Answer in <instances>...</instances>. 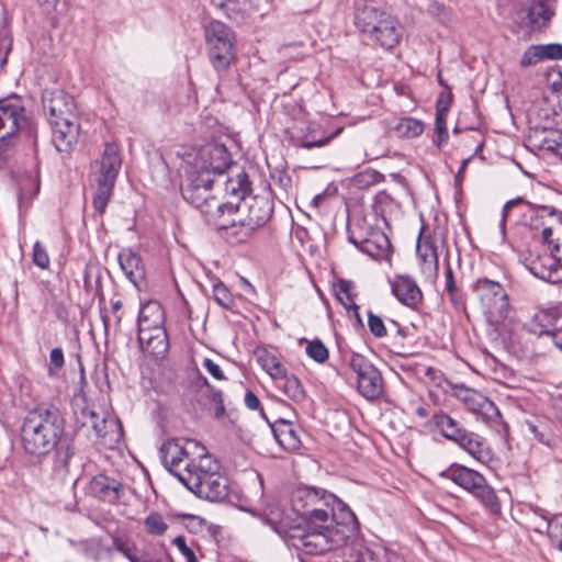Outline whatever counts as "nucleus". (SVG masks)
Masks as SVG:
<instances>
[{
    "instance_id": "f03ea898",
    "label": "nucleus",
    "mask_w": 562,
    "mask_h": 562,
    "mask_svg": "<svg viewBox=\"0 0 562 562\" xmlns=\"http://www.w3.org/2000/svg\"><path fill=\"white\" fill-rule=\"evenodd\" d=\"M43 110L52 127V142L60 153H69L80 134L79 113L75 99L63 90H45Z\"/></svg>"
},
{
    "instance_id": "2f4dec72",
    "label": "nucleus",
    "mask_w": 562,
    "mask_h": 562,
    "mask_svg": "<svg viewBox=\"0 0 562 562\" xmlns=\"http://www.w3.org/2000/svg\"><path fill=\"white\" fill-rule=\"evenodd\" d=\"M353 284L351 281L348 280H339L336 286V296L338 301L347 308L352 310L353 315L358 319V322H361L360 314H359V306L355 303L352 297V291Z\"/></svg>"
},
{
    "instance_id": "7ed1b4c3",
    "label": "nucleus",
    "mask_w": 562,
    "mask_h": 562,
    "mask_svg": "<svg viewBox=\"0 0 562 562\" xmlns=\"http://www.w3.org/2000/svg\"><path fill=\"white\" fill-rule=\"evenodd\" d=\"M64 431V418L53 405L30 411L22 425V442L30 454H46L54 449Z\"/></svg>"
},
{
    "instance_id": "f8f14e48",
    "label": "nucleus",
    "mask_w": 562,
    "mask_h": 562,
    "mask_svg": "<svg viewBox=\"0 0 562 562\" xmlns=\"http://www.w3.org/2000/svg\"><path fill=\"white\" fill-rule=\"evenodd\" d=\"M207 453L204 446L193 439L172 438L164 442L160 457L164 465L181 482V473L190 468L189 463L196 465L198 460Z\"/></svg>"
},
{
    "instance_id": "603ef678",
    "label": "nucleus",
    "mask_w": 562,
    "mask_h": 562,
    "mask_svg": "<svg viewBox=\"0 0 562 562\" xmlns=\"http://www.w3.org/2000/svg\"><path fill=\"white\" fill-rule=\"evenodd\" d=\"M542 59L560 60L562 59V44L539 45Z\"/></svg>"
},
{
    "instance_id": "39448f33",
    "label": "nucleus",
    "mask_w": 562,
    "mask_h": 562,
    "mask_svg": "<svg viewBox=\"0 0 562 562\" xmlns=\"http://www.w3.org/2000/svg\"><path fill=\"white\" fill-rule=\"evenodd\" d=\"M355 25L364 40L384 49L394 48L402 38L398 20L373 4L356 10Z\"/></svg>"
},
{
    "instance_id": "37998d69",
    "label": "nucleus",
    "mask_w": 562,
    "mask_h": 562,
    "mask_svg": "<svg viewBox=\"0 0 562 562\" xmlns=\"http://www.w3.org/2000/svg\"><path fill=\"white\" fill-rule=\"evenodd\" d=\"M368 327L371 334L376 338H382L387 335L386 326L381 316L371 311L368 312Z\"/></svg>"
},
{
    "instance_id": "423d86ee",
    "label": "nucleus",
    "mask_w": 562,
    "mask_h": 562,
    "mask_svg": "<svg viewBox=\"0 0 562 562\" xmlns=\"http://www.w3.org/2000/svg\"><path fill=\"white\" fill-rule=\"evenodd\" d=\"M236 207L226 212L224 220L215 221L218 229H235L238 241L246 240L257 228L263 226L271 217L272 205L265 196H248L240 203H234Z\"/></svg>"
},
{
    "instance_id": "4be33fe9",
    "label": "nucleus",
    "mask_w": 562,
    "mask_h": 562,
    "mask_svg": "<svg viewBox=\"0 0 562 562\" xmlns=\"http://www.w3.org/2000/svg\"><path fill=\"white\" fill-rule=\"evenodd\" d=\"M92 494L109 504H115L124 493L123 484L104 474L95 475L90 482Z\"/></svg>"
},
{
    "instance_id": "5701e85b",
    "label": "nucleus",
    "mask_w": 562,
    "mask_h": 562,
    "mask_svg": "<svg viewBox=\"0 0 562 562\" xmlns=\"http://www.w3.org/2000/svg\"><path fill=\"white\" fill-rule=\"evenodd\" d=\"M138 341L144 352L154 358H162L168 352L169 340L165 328L138 331Z\"/></svg>"
},
{
    "instance_id": "0eeeda50",
    "label": "nucleus",
    "mask_w": 562,
    "mask_h": 562,
    "mask_svg": "<svg viewBox=\"0 0 562 562\" xmlns=\"http://www.w3.org/2000/svg\"><path fill=\"white\" fill-rule=\"evenodd\" d=\"M187 467L190 469L181 473V483L196 496L215 502L227 495V479L209 452L198 460L196 465L189 463Z\"/></svg>"
},
{
    "instance_id": "338daca9",
    "label": "nucleus",
    "mask_w": 562,
    "mask_h": 562,
    "mask_svg": "<svg viewBox=\"0 0 562 562\" xmlns=\"http://www.w3.org/2000/svg\"><path fill=\"white\" fill-rule=\"evenodd\" d=\"M37 2L44 12L50 13L56 7L58 0H37Z\"/></svg>"
},
{
    "instance_id": "680f3d73",
    "label": "nucleus",
    "mask_w": 562,
    "mask_h": 562,
    "mask_svg": "<svg viewBox=\"0 0 562 562\" xmlns=\"http://www.w3.org/2000/svg\"><path fill=\"white\" fill-rule=\"evenodd\" d=\"M245 405L249 408V409H258L259 406H260V401L258 398V396L251 392V391H248L246 394H245Z\"/></svg>"
},
{
    "instance_id": "c9c22d12",
    "label": "nucleus",
    "mask_w": 562,
    "mask_h": 562,
    "mask_svg": "<svg viewBox=\"0 0 562 562\" xmlns=\"http://www.w3.org/2000/svg\"><path fill=\"white\" fill-rule=\"evenodd\" d=\"M390 248L391 243L389 238L385 235H379L374 240L367 239L363 243L361 250L373 258H383L389 254Z\"/></svg>"
},
{
    "instance_id": "a18cd8bd",
    "label": "nucleus",
    "mask_w": 562,
    "mask_h": 562,
    "mask_svg": "<svg viewBox=\"0 0 562 562\" xmlns=\"http://www.w3.org/2000/svg\"><path fill=\"white\" fill-rule=\"evenodd\" d=\"M445 291L449 295L450 301L457 305L459 304V293L458 288L454 281L453 271L450 267V265H447L446 271H445Z\"/></svg>"
},
{
    "instance_id": "69168bd1",
    "label": "nucleus",
    "mask_w": 562,
    "mask_h": 562,
    "mask_svg": "<svg viewBox=\"0 0 562 562\" xmlns=\"http://www.w3.org/2000/svg\"><path fill=\"white\" fill-rule=\"evenodd\" d=\"M551 339L555 347L562 351V327L552 330Z\"/></svg>"
},
{
    "instance_id": "0e129e2a",
    "label": "nucleus",
    "mask_w": 562,
    "mask_h": 562,
    "mask_svg": "<svg viewBox=\"0 0 562 562\" xmlns=\"http://www.w3.org/2000/svg\"><path fill=\"white\" fill-rule=\"evenodd\" d=\"M9 44L5 40H0V71L3 69L7 64L8 53H9Z\"/></svg>"
},
{
    "instance_id": "b1692460",
    "label": "nucleus",
    "mask_w": 562,
    "mask_h": 562,
    "mask_svg": "<svg viewBox=\"0 0 562 562\" xmlns=\"http://www.w3.org/2000/svg\"><path fill=\"white\" fill-rule=\"evenodd\" d=\"M271 429L276 440L285 451L294 452L301 448L300 429L292 422L278 419L271 425Z\"/></svg>"
},
{
    "instance_id": "c85d7f7f",
    "label": "nucleus",
    "mask_w": 562,
    "mask_h": 562,
    "mask_svg": "<svg viewBox=\"0 0 562 562\" xmlns=\"http://www.w3.org/2000/svg\"><path fill=\"white\" fill-rule=\"evenodd\" d=\"M434 423L447 439L456 442H458L467 431L459 426V423L456 419L445 413L436 414L434 416Z\"/></svg>"
},
{
    "instance_id": "cd10ccee",
    "label": "nucleus",
    "mask_w": 562,
    "mask_h": 562,
    "mask_svg": "<svg viewBox=\"0 0 562 562\" xmlns=\"http://www.w3.org/2000/svg\"><path fill=\"white\" fill-rule=\"evenodd\" d=\"M228 172V178L224 183V191L226 194L237 199L240 203L248 198L250 192V181L248 175L237 166L232 168Z\"/></svg>"
},
{
    "instance_id": "dca6fc26",
    "label": "nucleus",
    "mask_w": 562,
    "mask_h": 562,
    "mask_svg": "<svg viewBox=\"0 0 562 562\" xmlns=\"http://www.w3.org/2000/svg\"><path fill=\"white\" fill-rule=\"evenodd\" d=\"M75 414L77 423L82 428L92 429L94 438L102 445L113 448L123 438L122 424L116 417L99 414L89 407H82Z\"/></svg>"
},
{
    "instance_id": "393cba45",
    "label": "nucleus",
    "mask_w": 562,
    "mask_h": 562,
    "mask_svg": "<svg viewBox=\"0 0 562 562\" xmlns=\"http://www.w3.org/2000/svg\"><path fill=\"white\" fill-rule=\"evenodd\" d=\"M165 311L157 301L142 304L138 314V331L165 328Z\"/></svg>"
},
{
    "instance_id": "ddd939ff",
    "label": "nucleus",
    "mask_w": 562,
    "mask_h": 562,
    "mask_svg": "<svg viewBox=\"0 0 562 562\" xmlns=\"http://www.w3.org/2000/svg\"><path fill=\"white\" fill-rule=\"evenodd\" d=\"M122 166L119 146L108 143L100 160V171L97 178V191L93 196V207L103 214L113 194L114 184Z\"/></svg>"
},
{
    "instance_id": "f257e3e1",
    "label": "nucleus",
    "mask_w": 562,
    "mask_h": 562,
    "mask_svg": "<svg viewBox=\"0 0 562 562\" xmlns=\"http://www.w3.org/2000/svg\"><path fill=\"white\" fill-rule=\"evenodd\" d=\"M292 503L308 529L328 539V551L342 547L359 532L355 513L336 495L323 488L299 487Z\"/></svg>"
},
{
    "instance_id": "09e8293b",
    "label": "nucleus",
    "mask_w": 562,
    "mask_h": 562,
    "mask_svg": "<svg viewBox=\"0 0 562 562\" xmlns=\"http://www.w3.org/2000/svg\"><path fill=\"white\" fill-rule=\"evenodd\" d=\"M204 384L209 390V398L215 404V417L222 418L225 415V406L223 402V394L220 390L212 387L207 380L204 379Z\"/></svg>"
},
{
    "instance_id": "13d9d810",
    "label": "nucleus",
    "mask_w": 562,
    "mask_h": 562,
    "mask_svg": "<svg viewBox=\"0 0 562 562\" xmlns=\"http://www.w3.org/2000/svg\"><path fill=\"white\" fill-rule=\"evenodd\" d=\"M382 176L374 171V170H367L362 173H359L357 176V182L358 183H366V184H372L378 181L379 178Z\"/></svg>"
},
{
    "instance_id": "052dcab7",
    "label": "nucleus",
    "mask_w": 562,
    "mask_h": 562,
    "mask_svg": "<svg viewBox=\"0 0 562 562\" xmlns=\"http://www.w3.org/2000/svg\"><path fill=\"white\" fill-rule=\"evenodd\" d=\"M341 130H338L335 134L328 136V137H325V138H321V139H317V140H313V142H303L302 143V147L303 148H313V147H322L324 145H326L336 134H338Z\"/></svg>"
},
{
    "instance_id": "a878e982",
    "label": "nucleus",
    "mask_w": 562,
    "mask_h": 562,
    "mask_svg": "<svg viewBox=\"0 0 562 562\" xmlns=\"http://www.w3.org/2000/svg\"><path fill=\"white\" fill-rule=\"evenodd\" d=\"M457 443L477 462L487 464L492 461L491 449L479 435L465 431Z\"/></svg>"
},
{
    "instance_id": "5fc2aeb1",
    "label": "nucleus",
    "mask_w": 562,
    "mask_h": 562,
    "mask_svg": "<svg viewBox=\"0 0 562 562\" xmlns=\"http://www.w3.org/2000/svg\"><path fill=\"white\" fill-rule=\"evenodd\" d=\"M202 367L216 380H225V375L217 363L212 359L205 358Z\"/></svg>"
},
{
    "instance_id": "864d4df0",
    "label": "nucleus",
    "mask_w": 562,
    "mask_h": 562,
    "mask_svg": "<svg viewBox=\"0 0 562 562\" xmlns=\"http://www.w3.org/2000/svg\"><path fill=\"white\" fill-rule=\"evenodd\" d=\"M172 543L178 548L181 554L186 558L187 562H198L194 552L186 543L182 536L173 538Z\"/></svg>"
},
{
    "instance_id": "72a5a7b5",
    "label": "nucleus",
    "mask_w": 562,
    "mask_h": 562,
    "mask_svg": "<svg viewBox=\"0 0 562 562\" xmlns=\"http://www.w3.org/2000/svg\"><path fill=\"white\" fill-rule=\"evenodd\" d=\"M552 15L553 12L543 1L533 2L528 9V19L533 27H540L547 24Z\"/></svg>"
},
{
    "instance_id": "4d7b16f0",
    "label": "nucleus",
    "mask_w": 562,
    "mask_h": 562,
    "mask_svg": "<svg viewBox=\"0 0 562 562\" xmlns=\"http://www.w3.org/2000/svg\"><path fill=\"white\" fill-rule=\"evenodd\" d=\"M543 148L555 153L562 160V134H558L557 138L554 139H546L543 142Z\"/></svg>"
},
{
    "instance_id": "f3484780",
    "label": "nucleus",
    "mask_w": 562,
    "mask_h": 562,
    "mask_svg": "<svg viewBox=\"0 0 562 562\" xmlns=\"http://www.w3.org/2000/svg\"><path fill=\"white\" fill-rule=\"evenodd\" d=\"M349 366L357 376L359 393L367 400H375L383 392V379L380 371L363 356L352 353Z\"/></svg>"
},
{
    "instance_id": "2eb2a0df",
    "label": "nucleus",
    "mask_w": 562,
    "mask_h": 562,
    "mask_svg": "<svg viewBox=\"0 0 562 562\" xmlns=\"http://www.w3.org/2000/svg\"><path fill=\"white\" fill-rule=\"evenodd\" d=\"M445 475L471 493L491 513L496 514L501 510V505L494 490L479 472L463 465H452Z\"/></svg>"
},
{
    "instance_id": "9d476101",
    "label": "nucleus",
    "mask_w": 562,
    "mask_h": 562,
    "mask_svg": "<svg viewBox=\"0 0 562 562\" xmlns=\"http://www.w3.org/2000/svg\"><path fill=\"white\" fill-rule=\"evenodd\" d=\"M19 132L25 133L33 140L36 139L37 126L27 114L23 100L18 95H10L0 100V156L4 151L7 142Z\"/></svg>"
},
{
    "instance_id": "4c0bfd02",
    "label": "nucleus",
    "mask_w": 562,
    "mask_h": 562,
    "mask_svg": "<svg viewBox=\"0 0 562 562\" xmlns=\"http://www.w3.org/2000/svg\"><path fill=\"white\" fill-rule=\"evenodd\" d=\"M258 362L262 369L273 379H280L285 370L278 358L271 353L263 352L258 357Z\"/></svg>"
},
{
    "instance_id": "f704fd0d",
    "label": "nucleus",
    "mask_w": 562,
    "mask_h": 562,
    "mask_svg": "<svg viewBox=\"0 0 562 562\" xmlns=\"http://www.w3.org/2000/svg\"><path fill=\"white\" fill-rule=\"evenodd\" d=\"M417 256L422 260L424 270L432 273L438 272V256L436 248L425 241L424 244L417 245Z\"/></svg>"
},
{
    "instance_id": "4468645a",
    "label": "nucleus",
    "mask_w": 562,
    "mask_h": 562,
    "mask_svg": "<svg viewBox=\"0 0 562 562\" xmlns=\"http://www.w3.org/2000/svg\"><path fill=\"white\" fill-rule=\"evenodd\" d=\"M183 161L184 167L198 171L202 177L207 172L213 179L235 167L227 148L222 144H210L188 153Z\"/></svg>"
},
{
    "instance_id": "ea45409f",
    "label": "nucleus",
    "mask_w": 562,
    "mask_h": 562,
    "mask_svg": "<svg viewBox=\"0 0 562 562\" xmlns=\"http://www.w3.org/2000/svg\"><path fill=\"white\" fill-rule=\"evenodd\" d=\"M306 353L310 358L319 363L328 359V349L319 339H314L307 344Z\"/></svg>"
},
{
    "instance_id": "e433bc0d",
    "label": "nucleus",
    "mask_w": 562,
    "mask_h": 562,
    "mask_svg": "<svg viewBox=\"0 0 562 562\" xmlns=\"http://www.w3.org/2000/svg\"><path fill=\"white\" fill-rule=\"evenodd\" d=\"M394 130L400 137H417L424 132V124L414 117H403L397 122Z\"/></svg>"
},
{
    "instance_id": "473e14b6",
    "label": "nucleus",
    "mask_w": 562,
    "mask_h": 562,
    "mask_svg": "<svg viewBox=\"0 0 562 562\" xmlns=\"http://www.w3.org/2000/svg\"><path fill=\"white\" fill-rule=\"evenodd\" d=\"M540 516L551 542L562 551V514H555L552 517L542 514Z\"/></svg>"
},
{
    "instance_id": "412c9836",
    "label": "nucleus",
    "mask_w": 562,
    "mask_h": 562,
    "mask_svg": "<svg viewBox=\"0 0 562 562\" xmlns=\"http://www.w3.org/2000/svg\"><path fill=\"white\" fill-rule=\"evenodd\" d=\"M117 260L125 277L134 286L140 289L145 281V267L140 256L130 248L119 252Z\"/></svg>"
},
{
    "instance_id": "aec40b11",
    "label": "nucleus",
    "mask_w": 562,
    "mask_h": 562,
    "mask_svg": "<svg viewBox=\"0 0 562 562\" xmlns=\"http://www.w3.org/2000/svg\"><path fill=\"white\" fill-rule=\"evenodd\" d=\"M394 296L405 306L417 308L423 301V292L416 281L409 276H395L390 280Z\"/></svg>"
},
{
    "instance_id": "bf43d9fd",
    "label": "nucleus",
    "mask_w": 562,
    "mask_h": 562,
    "mask_svg": "<svg viewBox=\"0 0 562 562\" xmlns=\"http://www.w3.org/2000/svg\"><path fill=\"white\" fill-rule=\"evenodd\" d=\"M551 236H552V228L551 227H546V228L542 229V232H541L542 241L551 247L550 250L552 252H559L560 245L558 243H554L551 239Z\"/></svg>"
},
{
    "instance_id": "6ab92c4d",
    "label": "nucleus",
    "mask_w": 562,
    "mask_h": 562,
    "mask_svg": "<svg viewBox=\"0 0 562 562\" xmlns=\"http://www.w3.org/2000/svg\"><path fill=\"white\" fill-rule=\"evenodd\" d=\"M456 395L470 412L482 416L485 420H491L498 416L496 405L477 391L460 387L457 389Z\"/></svg>"
},
{
    "instance_id": "e2e57ef3",
    "label": "nucleus",
    "mask_w": 562,
    "mask_h": 562,
    "mask_svg": "<svg viewBox=\"0 0 562 562\" xmlns=\"http://www.w3.org/2000/svg\"><path fill=\"white\" fill-rule=\"evenodd\" d=\"M520 203H525V201L521 198H517V199H514V200H510V201L506 202V204L503 207L502 227L505 226V221H506V217H507V214H508L509 210L512 207H514L515 205L520 204Z\"/></svg>"
},
{
    "instance_id": "bb28decb",
    "label": "nucleus",
    "mask_w": 562,
    "mask_h": 562,
    "mask_svg": "<svg viewBox=\"0 0 562 562\" xmlns=\"http://www.w3.org/2000/svg\"><path fill=\"white\" fill-rule=\"evenodd\" d=\"M345 546V562H391L393 558L382 549L371 550L360 542Z\"/></svg>"
},
{
    "instance_id": "c03bdc74",
    "label": "nucleus",
    "mask_w": 562,
    "mask_h": 562,
    "mask_svg": "<svg viewBox=\"0 0 562 562\" xmlns=\"http://www.w3.org/2000/svg\"><path fill=\"white\" fill-rule=\"evenodd\" d=\"M32 259L35 266L41 269H48L50 259L48 252L41 241H36L33 246Z\"/></svg>"
},
{
    "instance_id": "774afa93",
    "label": "nucleus",
    "mask_w": 562,
    "mask_h": 562,
    "mask_svg": "<svg viewBox=\"0 0 562 562\" xmlns=\"http://www.w3.org/2000/svg\"><path fill=\"white\" fill-rule=\"evenodd\" d=\"M555 408H557V416L562 425V401L555 402Z\"/></svg>"
},
{
    "instance_id": "3c124183",
    "label": "nucleus",
    "mask_w": 562,
    "mask_h": 562,
    "mask_svg": "<svg viewBox=\"0 0 562 562\" xmlns=\"http://www.w3.org/2000/svg\"><path fill=\"white\" fill-rule=\"evenodd\" d=\"M539 45H531L522 55L520 59V66L521 67H529L531 65H535L542 59L541 52L539 49Z\"/></svg>"
},
{
    "instance_id": "8fccbe9b",
    "label": "nucleus",
    "mask_w": 562,
    "mask_h": 562,
    "mask_svg": "<svg viewBox=\"0 0 562 562\" xmlns=\"http://www.w3.org/2000/svg\"><path fill=\"white\" fill-rule=\"evenodd\" d=\"M447 114L448 113L436 112L435 131H436L437 137L434 139V143L438 146H440L441 143L448 138L447 121H446Z\"/></svg>"
},
{
    "instance_id": "79ce46f5",
    "label": "nucleus",
    "mask_w": 562,
    "mask_h": 562,
    "mask_svg": "<svg viewBox=\"0 0 562 562\" xmlns=\"http://www.w3.org/2000/svg\"><path fill=\"white\" fill-rule=\"evenodd\" d=\"M221 10L233 21H243L246 18L245 9L241 7L239 0H227Z\"/></svg>"
},
{
    "instance_id": "a19ab883",
    "label": "nucleus",
    "mask_w": 562,
    "mask_h": 562,
    "mask_svg": "<svg viewBox=\"0 0 562 562\" xmlns=\"http://www.w3.org/2000/svg\"><path fill=\"white\" fill-rule=\"evenodd\" d=\"M213 296L214 300L223 307L229 308L234 304V299L228 288L222 283L217 282L213 286Z\"/></svg>"
},
{
    "instance_id": "c756f323",
    "label": "nucleus",
    "mask_w": 562,
    "mask_h": 562,
    "mask_svg": "<svg viewBox=\"0 0 562 562\" xmlns=\"http://www.w3.org/2000/svg\"><path fill=\"white\" fill-rule=\"evenodd\" d=\"M279 380V386L290 400L297 404L305 400L306 392L301 381L295 375H288L284 373Z\"/></svg>"
},
{
    "instance_id": "a211bd4d",
    "label": "nucleus",
    "mask_w": 562,
    "mask_h": 562,
    "mask_svg": "<svg viewBox=\"0 0 562 562\" xmlns=\"http://www.w3.org/2000/svg\"><path fill=\"white\" fill-rule=\"evenodd\" d=\"M557 252L543 250L531 255L529 262L530 272L537 278L557 283L562 280L561 260L555 256Z\"/></svg>"
},
{
    "instance_id": "6e6d98bb",
    "label": "nucleus",
    "mask_w": 562,
    "mask_h": 562,
    "mask_svg": "<svg viewBox=\"0 0 562 562\" xmlns=\"http://www.w3.org/2000/svg\"><path fill=\"white\" fill-rule=\"evenodd\" d=\"M452 103V94L450 91L440 93L436 102V112L448 113Z\"/></svg>"
},
{
    "instance_id": "1a4fd4ad",
    "label": "nucleus",
    "mask_w": 562,
    "mask_h": 562,
    "mask_svg": "<svg viewBox=\"0 0 562 562\" xmlns=\"http://www.w3.org/2000/svg\"><path fill=\"white\" fill-rule=\"evenodd\" d=\"M472 289L487 323L494 327L504 325L513 312L506 289L488 278H479Z\"/></svg>"
},
{
    "instance_id": "9b49d317",
    "label": "nucleus",
    "mask_w": 562,
    "mask_h": 562,
    "mask_svg": "<svg viewBox=\"0 0 562 562\" xmlns=\"http://www.w3.org/2000/svg\"><path fill=\"white\" fill-rule=\"evenodd\" d=\"M209 59L214 70L222 75L236 59V37L225 23L214 20L205 27Z\"/></svg>"
},
{
    "instance_id": "7c9ffc66",
    "label": "nucleus",
    "mask_w": 562,
    "mask_h": 562,
    "mask_svg": "<svg viewBox=\"0 0 562 562\" xmlns=\"http://www.w3.org/2000/svg\"><path fill=\"white\" fill-rule=\"evenodd\" d=\"M557 319L558 313L555 310H540L532 316L531 330L539 335H549L551 337V327Z\"/></svg>"
},
{
    "instance_id": "20e7f679",
    "label": "nucleus",
    "mask_w": 562,
    "mask_h": 562,
    "mask_svg": "<svg viewBox=\"0 0 562 562\" xmlns=\"http://www.w3.org/2000/svg\"><path fill=\"white\" fill-rule=\"evenodd\" d=\"M268 524L290 546L307 554H322L328 551V539L308 529L303 517L294 509L273 506L266 515Z\"/></svg>"
},
{
    "instance_id": "6e6552de",
    "label": "nucleus",
    "mask_w": 562,
    "mask_h": 562,
    "mask_svg": "<svg viewBox=\"0 0 562 562\" xmlns=\"http://www.w3.org/2000/svg\"><path fill=\"white\" fill-rule=\"evenodd\" d=\"M186 173V184L182 186L181 192L186 201L192 204L196 210L206 216L207 221L215 225V221L224 220L226 212H232L234 202L220 203L212 194L211 189L213 178L209 173L203 177L198 171L191 170L183 166Z\"/></svg>"
},
{
    "instance_id": "58836bf2",
    "label": "nucleus",
    "mask_w": 562,
    "mask_h": 562,
    "mask_svg": "<svg viewBox=\"0 0 562 562\" xmlns=\"http://www.w3.org/2000/svg\"><path fill=\"white\" fill-rule=\"evenodd\" d=\"M144 524L147 531L154 536H162L168 529V524L165 521L164 517L158 513H150L145 518Z\"/></svg>"
},
{
    "instance_id": "49530a36",
    "label": "nucleus",
    "mask_w": 562,
    "mask_h": 562,
    "mask_svg": "<svg viewBox=\"0 0 562 562\" xmlns=\"http://www.w3.org/2000/svg\"><path fill=\"white\" fill-rule=\"evenodd\" d=\"M114 548L124 554L131 562H139V557L135 550V547L127 540L115 538L113 542Z\"/></svg>"
},
{
    "instance_id": "de8ad7c7",
    "label": "nucleus",
    "mask_w": 562,
    "mask_h": 562,
    "mask_svg": "<svg viewBox=\"0 0 562 562\" xmlns=\"http://www.w3.org/2000/svg\"><path fill=\"white\" fill-rule=\"evenodd\" d=\"M65 364L64 352L61 348H53L49 355L47 372L50 376L56 375Z\"/></svg>"
}]
</instances>
